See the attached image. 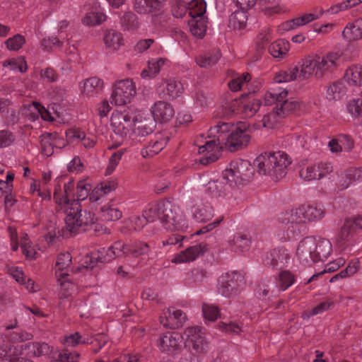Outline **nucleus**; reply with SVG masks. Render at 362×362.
Returning <instances> with one entry per match:
<instances>
[{"instance_id": "1", "label": "nucleus", "mask_w": 362, "mask_h": 362, "mask_svg": "<svg viewBox=\"0 0 362 362\" xmlns=\"http://www.w3.org/2000/svg\"><path fill=\"white\" fill-rule=\"evenodd\" d=\"M65 177H57L54 180V199L58 212L62 211L66 214L64 218L66 232L62 235L69 237L79 232H85L87 226L95 223V215L90 211L82 210L80 201L85 199L90 188L88 189L83 181L77 184V199H71L74 197V182H64Z\"/></svg>"}, {"instance_id": "2", "label": "nucleus", "mask_w": 362, "mask_h": 362, "mask_svg": "<svg viewBox=\"0 0 362 362\" xmlns=\"http://www.w3.org/2000/svg\"><path fill=\"white\" fill-rule=\"evenodd\" d=\"M209 132L211 135L218 134V140L230 152L246 148L251 139L249 127L244 122L235 124L232 122H218L210 128Z\"/></svg>"}, {"instance_id": "3", "label": "nucleus", "mask_w": 362, "mask_h": 362, "mask_svg": "<svg viewBox=\"0 0 362 362\" xmlns=\"http://www.w3.org/2000/svg\"><path fill=\"white\" fill-rule=\"evenodd\" d=\"M291 163L288 155L280 151L261 153L254 161L259 174L269 176L275 181L286 175L287 167Z\"/></svg>"}, {"instance_id": "4", "label": "nucleus", "mask_w": 362, "mask_h": 362, "mask_svg": "<svg viewBox=\"0 0 362 362\" xmlns=\"http://www.w3.org/2000/svg\"><path fill=\"white\" fill-rule=\"evenodd\" d=\"M221 105L225 110L224 115L240 114L244 117H251L259 110L261 101L251 92L234 97L230 92H224L221 96Z\"/></svg>"}, {"instance_id": "5", "label": "nucleus", "mask_w": 362, "mask_h": 362, "mask_svg": "<svg viewBox=\"0 0 362 362\" xmlns=\"http://www.w3.org/2000/svg\"><path fill=\"white\" fill-rule=\"evenodd\" d=\"M160 223L168 230H184L187 228L185 216L178 206L169 200L162 201Z\"/></svg>"}, {"instance_id": "6", "label": "nucleus", "mask_w": 362, "mask_h": 362, "mask_svg": "<svg viewBox=\"0 0 362 362\" xmlns=\"http://www.w3.org/2000/svg\"><path fill=\"white\" fill-rule=\"evenodd\" d=\"M223 176L228 180L230 188L245 184L252 175V168L249 161L239 160L232 161L230 168L223 171Z\"/></svg>"}, {"instance_id": "7", "label": "nucleus", "mask_w": 362, "mask_h": 362, "mask_svg": "<svg viewBox=\"0 0 362 362\" xmlns=\"http://www.w3.org/2000/svg\"><path fill=\"white\" fill-rule=\"evenodd\" d=\"M183 339L179 332L167 331L158 335L156 344L160 353L173 356L181 350Z\"/></svg>"}, {"instance_id": "8", "label": "nucleus", "mask_w": 362, "mask_h": 362, "mask_svg": "<svg viewBox=\"0 0 362 362\" xmlns=\"http://www.w3.org/2000/svg\"><path fill=\"white\" fill-rule=\"evenodd\" d=\"M349 86H362V65H353L349 67L344 78L331 83L327 90H342Z\"/></svg>"}, {"instance_id": "9", "label": "nucleus", "mask_w": 362, "mask_h": 362, "mask_svg": "<svg viewBox=\"0 0 362 362\" xmlns=\"http://www.w3.org/2000/svg\"><path fill=\"white\" fill-rule=\"evenodd\" d=\"M288 92H267L264 96L266 105H276L285 117L286 113L295 110L299 107L294 99H288Z\"/></svg>"}, {"instance_id": "10", "label": "nucleus", "mask_w": 362, "mask_h": 362, "mask_svg": "<svg viewBox=\"0 0 362 362\" xmlns=\"http://www.w3.org/2000/svg\"><path fill=\"white\" fill-rule=\"evenodd\" d=\"M244 284V276L237 272L226 273L219 279L218 291L222 296L230 297L237 294L240 287Z\"/></svg>"}, {"instance_id": "11", "label": "nucleus", "mask_w": 362, "mask_h": 362, "mask_svg": "<svg viewBox=\"0 0 362 362\" xmlns=\"http://www.w3.org/2000/svg\"><path fill=\"white\" fill-rule=\"evenodd\" d=\"M183 334L185 337L184 339L186 347L192 349L197 354L203 353L207 350L208 343L200 327H189L185 329Z\"/></svg>"}, {"instance_id": "12", "label": "nucleus", "mask_w": 362, "mask_h": 362, "mask_svg": "<svg viewBox=\"0 0 362 362\" xmlns=\"http://www.w3.org/2000/svg\"><path fill=\"white\" fill-rule=\"evenodd\" d=\"M325 13L322 9L315 10L313 13H306L291 20L285 21L278 26V32L282 35L284 33L294 30L300 26L305 25L315 20L319 19Z\"/></svg>"}, {"instance_id": "13", "label": "nucleus", "mask_w": 362, "mask_h": 362, "mask_svg": "<svg viewBox=\"0 0 362 362\" xmlns=\"http://www.w3.org/2000/svg\"><path fill=\"white\" fill-rule=\"evenodd\" d=\"M294 216L295 213L293 210L287 211L282 213L279 217V221L284 225V230L285 232L284 238L288 240H296L301 235V228L303 226V221H296L295 219H291V215ZM293 218H295L293 217Z\"/></svg>"}, {"instance_id": "14", "label": "nucleus", "mask_w": 362, "mask_h": 362, "mask_svg": "<svg viewBox=\"0 0 362 362\" xmlns=\"http://www.w3.org/2000/svg\"><path fill=\"white\" fill-rule=\"evenodd\" d=\"M187 319L186 314L181 310L169 308L160 317V322L165 327L175 329L182 327Z\"/></svg>"}, {"instance_id": "15", "label": "nucleus", "mask_w": 362, "mask_h": 362, "mask_svg": "<svg viewBox=\"0 0 362 362\" xmlns=\"http://www.w3.org/2000/svg\"><path fill=\"white\" fill-rule=\"evenodd\" d=\"M300 69V76L304 80L313 76L316 78H322L325 75L317 59V54L309 55L303 59Z\"/></svg>"}, {"instance_id": "16", "label": "nucleus", "mask_w": 362, "mask_h": 362, "mask_svg": "<svg viewBox=\"0 0 362 362\" xmlns=\"http://www.w3.org/2000/svg\"><path fill=\"white\" fill-rule=\"evenodd\" d=\"M154 122L160 124L168 122L175 115L173 107L165 101H157L151 107Z\"/></svg>"}, {"instance_id": "17", "label": "nucleus", "mask_w": 362, "mask_h": 362, "mask_svg": "<svg viewBox=\"0 0 362 362\" xmlns=\"http://www.w3.org/2000/svg\"><path fill=\"white\" fill-rule=\"evenodd\" d=\"M357 232L352 219H346L337 233L336 238L337 246L341 249H345L351 245Z\"/></svg>"}, {"instance_id": "18", "label": "nucleus", "mask_w": 362, "mask_h": 362, "mask_svg": "<svg viewBox=\"0 0 362 362\" xmlns=\"http://www.w3.org/2000/svg\"><path fill=\"white\" fill-rule=\"evenodd\" d=\"M315 238L306 237L300 241L296 250V256L301 263L310 265L314 262Z\"/></svg>"}, {"instance_id": "19", "label": "nucleus", "mask_w": 362, "mask_h": 362, "mask_svg": "<svg viewBox=\"0 0 362 362\" xmlns=\"http://www.w3.org/2000/svg\"><path fill=\"white\" fill-rule=\"evenodd\" d=\"M127 246L128 245H124L121 241H117L107 250L103 248L102 251H99L98 256L93 258L97 262H109L115 257L128 255Z\"/></svg>"}, {"instance_id": "20", "label": "nucleus", "mask_w": 362, "mask_h": 362, "mask_svg": "<svg viewBox=\"0 0 362 362\" xmlns=\"http://www.w3.org/2000/svg\"><path fill=\"white\" fill-rule=\"evenodd\" d=\"M127 246L128 245H124L121 241H117L107 250L103 248L102 251H99L98 256L93 258L97 262H109L115 257L128 255Z\"/></svg>"}, {"instance_id": "21", "label": "nucleus", "mask_w": 362, "mask_h": 362, "mask_svg": "<svg viewBox=\"0 0 362 362\" xmlns=\"http://www.w3.org/2000/svg\"><path fill=\"white\" fill-rule=\"evenodd\" d=\"M290 259L288 250L284 247L274 248L267 252L263 259L266 266L281 268L284 267Z\"/></svg>"}, {"instance_id": "22", "label": "nucleus", "mask_w": 362, "mask_h": 362, "mask_svg": "<svg viewBox=\"0 0 362 362\" xmlns=\"http://www.w3.org/2000/svg\"><path fill=\"white\" fill-rule=\"evenodd\" d=\"M295 215L294 219L297 222L312 221L321 218L324 215V210L320 206H301L293 210ZM291 216H293L292 214ZM293 220V216H290Z\"/></svg>"}, {"instance_id": "23", "label": "nucleus", "mask_w": 362, "mask_h": 362, "mask_svg": "<svg viewBox=\"0 0 362 362\" xmlns=\"http://www.w3.org/2000/svg\"><path fill=\"white\" fill-rule=\"evenodd\" d=\"M209 137H214L213 139L207 141L204 145L199 146V153H204V152L210 153L209 156H205L200 159V163L202 165H208L218 160V157L214 153H211L219 148H221L223 143L218 140V134L215 133L211 135L209 132Z\"/></svg>"}, {"instance_id": "24", "label": "nucleus", "mask_w": 362, "mask_h": 362, "mask_svg": "<svg viewBox=\"0 0 362 362\" xmlns=\"http://www.w3.org/2000/svg\"><path fill=\"white\" fill-rule=\"evenodd\" d=\"M247 21V12L243 9L236 10L229 16L226 27L223 28L225 25L223 24L220 28L226 33L240 31L245 28Z\"/></svg>"}, {"instance_id": "25", "label": "nucleus", "mask_w": 362, "mask_h": 362, "mask_svg": "<svg viewBox=\"0 0 362 362\" xmlns=\"http://www.w3.org/2000/svg\"><path fill=\"white\" fill-rule=\"evenodd\" d=\"M251 76L248 73H244L228 83L230 90H241L242 89L251 88L259 89L262 88V82L260 79L254 80L250 82Z\"/></svg>"}, {"instance_id": "26", "label": "nucleus", "mask_w": 362, "mask_h": 362, "mask_svg": "<svg viewBox=\"0 0 362 362\" xmlns=\"http://www.w3.org/2000/svg\"><path fill=\"white\" fill-rule=\"evenodd\" d=\"M207 250L206 244L201 243L193 246L188 247L186 250L180 252L173 259L175 263H184L192 262L196 259L199 255Z\"/></svg>"}, {"instance_id": "27", "label": "nucleus", "mask_w": 362, "mask_h": 362, "mask_svg": "<svg viewBox=\"0 0 362 362\" xmlns=\"http://www.w3.org/2000/svg\"><path fill=\"white\" fill-rule=\"evenodd\" d=\"M169 137L163 134H157L153 139H151L148 146L141 150V154L144 158L153 157L160 152L166 146Z\"/></svg>"}, {"instance_id": "28", "label": "nucleus", "mask_w": 362, "mask_h": 362, "mask_svg": "<svg viewBox=\"0 0 362 362\" xmlns=\"http://www.w3.org/2000/svg\"><path fill=\"white\" fill-rule=\"evenodd\" d=\"M107 16L103 12L98 2L93 4V6L86 13L81 19L83 25L86 26H97L104 23Z\"/></svg>"}, {"instance_id": "29", "label": "nucleus", "mask_w": 362, "mask_h": 362, "mask_svg": "<svg viewBox=\"0 0 362 362\" xmlns=\"http://www.w3.org/2000/svg\"><path fill=\"white\" fill-rule=\"evenodd\" d=\"M341 56L342 52L340 50L328 52L323 56L317 54V59L325 74L332 72L339 66Z\"/></svg>"}, {"instance_id": "30", "label": "nucleus", "mask_w": 362, "mask_h": 362, "mask_svg": "<svg viewBox=\"0 0 362 362\" xmlns=\"http://www.w3.org/2000/svg\"><path fill=\"white\" fill-rule=\"evenodd\" d=\"M103 42L105 49L110 52H116L124 45L122 34L112 29L104 33Z\"/></svg>"}, {"instance_id": "31", "label": "nucleus", "mask_w": 362, "mask_h": 362, "mask_svg": "<svg viewBox=\"0 0 362 362\" xmlns=\"http://www.w3.org/2000/svg\"><path fill=\"white\" fill-rule=\"evenodd\" d=\"M314 262L325 261L331 255L332 246L329 240L326 238H315L314 244Z\"/></svg>"}, {"instance_id": "32", "label": "nucleus", "mask_w": 362, "mask_h": 362, "mask_svg": "<svg viewBox=\"0 0 362 362\" xmlns=\"http://www.w3.org/2000/svg\"><path fill=\"white\" fill-rule=\"evenodd\" d=\"M229 188L228 180L223 175L219 180L209 181L205 187V192L212 197H219L226 195Z\"/></svg>"}, {"instance_id": "33", "label": "nucleus", "mask_w": 362, "mask_h": 362, "mask_svg": "<svg viewBox=\"0 0 362 362\" xmlns=\"http://www.w3.org/2000/svg\"><path fill=\"white\" fill-rule=\"evenodd\" d=\"M71 261L72 257L69 252L59 254L57 257L55 264L56 274L59 277V280L61 281V285L63 286L68 281L66 278L69 276L66 272H63V271L70 266Z\"/></svg>"}, {"instance_id": "34", "label": "nucleus", "mask_w": 362, "mask_h": 362, "mask_svg": "<svg viewBox=\"0 0 362 362\" xmlns=\"http://www.w3.org/2000/svg\"><path fill=\"white\" fill-rule=\"evenodd\" d=\"M342 37L347 41L362 39V18L349 23L342 31Z\"/></svg>"}, {"instance_id": "35", "label": "nucleus", "mask_w": 362, "mask_h": 362, "mask_svg": "<svg viewBox=\"0 0 362 362\" xmlns=\"http://www.w3.org/2000/svg\"><path fill=\"white\" fill-rule=\"evenodd\" d=\"M301 75V69L293 66L286 71H279L273 78L275 83H282L293 81L294 80L303 81Z\"/></svg>"}, {"instance_id": "36", "label": "nucleus", "mask_w": 362, "mask_h": 362, "mask_svg": "<svg viewBox=\"0 0 362 362\" xmlns=\"http://www.w3.org/2000/svg\"><path fill=\"white\" fill-rule=\"evenodd\" d=\"M44 109L45 107L39 103L32 102L30 103L23 105L21 110L22 115L25 117L28 118L30 121H35L38 119L40 115L43 120H45V115L42 112V110Z\"/></svg>"}, {"instance_id": "37", "label": "nucleus", "mask_w": 362, "mask_h": 362, "mask_svg": "<svg viewBox=\"0 0 362 362\" xmlns=\"http://www.w3.org/2000/svg\"><path fill=\"white\" fill-rule=\"evenodd\" d=\"M166 0H135L134 10L141 14H147L156 10Z\"/></svg>"}, {"instance_id": "38", "label": "nucleus", "mask_w": 362, "mask_h": 362, "mask_svg": "<svg viewBox=\"0 0 362 362\" xmlns=\"http://www.w3.org/2000/svg\"><path fill=\"white\" fill-rule=\"evenodd\" d=\"M289 49V42L280 39L269 45V52L274 58L281 59L287 54Z\"/></svg>"}, {"instance_id": "39", "label": "nucleus", "mask_w": 362, "mask_h": 362, "mask_svg": "<svg viewBox=\"0 0 362 362\" xmlns=\"http://www.w3.org/2000/svg\"><path fill=\"white\" fill-rule=\"evenodd\" d=\"M230 250L235 252H243L249 250L250 239L247 235L238 233L229 241Z\"/></svg>"}, {"instance_id": "40", "label": "nucleus", "mask_w": 362, "mask_h": 362, "mask_svg": "<svg viewBox=\"0 0 362 362\" xmlns=\"http://www.w3.org/2000/svg\"><path fill=\"white\" fill-rule=\"evenodd\" d=\"M191 33L199 38L203 37L206 32V18H191L188 21Z\"/></svg>"}, {"instance_id": "41", "label": "nucleus", "mask_w": 362, "mask_h": 362, "mask_svg": "<svg viewBox=\"0 0 362 362\" xmlns=\"http://www.w3.org/2000/svg\"><path fill=\"white\" fill-rule=\"evenodd\" d=\"M0 358L1 362H33L23 357H18L16 348L7 345L0 347Z\"/></svg>"}, {"instance_id": "42", "label": "nucleus", "mask_w": 362, "mask_h": 362, "mask_svg": "<svg viewBox=\"0 0 362 362\" xmlns=\"http://www.w3.org/2000/svg\"><path fill=\"white\" fill-rule=\"evenodd\" d=\"M284 117L283 113L280 112L279 107L276 105V107H273L272 112L264 115L262 119V126L266 128L272 129L279 123Z\"/></svg>"}, {"instance_id": "43", "label": "nucleus", "mask_w": 362, "mask_h": 362, "mask_svg": "<svg viewBox=\"0 0 362 362\" xmlns=\"http://www.w3.org/2000/svg\"><path fill=\"white\" fill-rule=\"evenodd\" d=\"M188 5V12L191 18H206V3L204 0H192Z\"/></svg>"}, {"instance_id": "44", "label": "nucleus", "mask_w": 362, "mask_h": 362, "mask_svg": "<svg viewBox=\"0 0 362 362\" xmlns=\"http://www.w3.org/2000/svg\"><path fill=\"white\" fill-rule=\"evenodd\" d=\"M127 249L128 255L138 257L148 255L151 251V246L148 243L136 241L128 245Z\"/></svg>"}, {"instance_id": "45", "label": "nucleus", "mask_w": 362, "mask_h": 362, "mask_svg": "<svg viewBox=\"0 0 362 362\" xmlns=\"http://www.w3.org/2000/svg\"><path fill=\"white\" fill-rule=\"evenodd\" d=\"M161 209L162 201L157 203L151 204L148 205V208L143 211L142 215L144 216V218L147 223L153 222L157 219L160 221Z\"/></svg>"}, {"instance_id": "46", "label": "nucleus", "mask_w": 362, "mask_h": 362, "mask_svg": "<svg viewBox=\"0 0 362 362\" xmlns=\"http://www.w3.org/2000/svg\"><path fill=\"white\" fill-rule=\"evenodd\" d=\"M193 216L197 222L209 221L213 216V209L210 205L197 206L193 211Z\"/></svg>"}, {"instance_id": "47", "label": "nucleus", "mask_w": 362, "mask_h": 362, "mask_svg": "<svg viewBox=\"0 0 362 362\" xmlns=\"http://www.w3.org/2000/svg\"><path fill=\"white\" fill-rule=\"evenodd\" d=\"M165 59L159 58L156 59H152L148 62V69H144L141 72V77L144 78L148 77H154L157 74L159 73L160 68L164 65Z\"/></svg>"}, {"instance_id": "48", "label": "nucleus", "mask_w": 362, "mask_h": 362, "mask_svg": "<svg viewBox=\"0 0 362 362\" xmlns=\"http://www.w3.org/2000/svg\"><path fill=\"white\" fill-rule=\"evenodd\" d=\"M83 90H100L105 88L104 81L97 76L90 77L80 83Z\"/></svg>"}, {"instance_id": "49", "label": "nucleus", "mask_w": 362, "mask_h": 362, "mask_svg": "<svg viewBox=\"0 0 362 362\" xmlns=\"http://www.w3.org/2000/svg\"><path fill=\"white\" fill-rule=\"evenodd\" d=\"M4 67H8L12 71L18 70L21 73L26 71L28 66L25 58L22 56L6 60L3 63Z\"/></svg>"}, {"instance_id": "50", "label": "nucleus", "mask_w": 362, "mask_h": 362, "mask_svg": "<svg viewBox=\"0 0 362 362\" xmlns=\"http://www.w3.org/2000/svg\"><path fill=\"white\" fill-rule=\"evenodd\" d=\"M69 23L66 21H62L59 23V37H49L47 40V47L48 45H52L53 46H60L62 44V40L67 37L66 30L68 28Z\"/></svg>"}, {"instance_id": "51", "label": "nucleus", "mask_w": 362, "mask_h": 362, "mask_svg": "<svg viewBox=\"0 0 362 362\" xmlns=\"http://www.w3.org/2000/svg\"><path fill=\"white\" fill-rule=\"evenodd\" d=\"M133 97L132 92H112L110 102L115 105H124L129 103Z\"/></svg>"}, {"instance_id": "52", "label": "nucleus", "mask_w": 362, "mask_h": 362, "mask_svg": "<svg viewBox=\"0 0 362 362\" xmlns=\"http://www.w3.org/2000/svg\"><path fill=\"white\" fill-rule=\"evenodd\" d=\"M361 3V0H346L343 2L331 6L325 12L328 14H337L341 11L355 7L359 5Z\"/></svg>"}, {"instance_id": "53", "label": "nucleus", "mask_w": 362, "mask_h": 362, "mask_svg": "<svg viewBox=\"0 0 362 362\" xmlns=\"http://www.w3.org/2000/svg\"><path fill=\"white\" fill-rule=\"evenodd\" d=\"M348 112L354 118L362 117V98H354L346 105Z\"/></svg>"}, {"instance_id": "54", "label": "nucleus", "mask_w": 362, "mask_h": 362, "mask_svg": "<svg viewBox=\"0 0 362 362\" xmlns=\"http://www.w3.org/2000/svg\"><path fill=\"white\" fill-rule=\"evenodd\" d=\"M295 282L294 275L289 271H282L279 274V286L281 291H285Z\"/></svg>"}, {"instance_id": "55", "label": "nucleus", "mask_w": 362, "mask_h": 362, "mask_svg": "<svg viewBox=\"0 0 362 362\" xmlns=\"http://www.w3.org/2000/svg\"><path fill=\"white\" fill-rule=\"evenodd\" d=\"M344 264V260L343 259H337L325 266V268L323 271L313 274L307 281V283H310L313 281H315L318 276L324 274L325 273H331L337 271L341 266Z\"/></svg>"}, {"instance_id": "56", "label": "nucleus", "mask_w": 362, "mask_h": 362, "mask_svg": "<svg viewBox=\"0 0 362 362\" xmlns=\"http://www.w3.org/2000/svg\"><path fill=\"white\" fill-rule=\"evenodd\" d=\"M57 216L52 214L51 219L49 220V225L47 224V240L49 239V243L54 244L57 243V240H59V236L57 235V229L58 227L57 226Z\"/></svg>"}, {"instance_id": "57", "label": "nucleus", "mask_w": 362, "mask_h": 362, "mask_svg": "<svg viewBox=\"0 0 362 362\" xmlns=\"http://www.w3.org/2000/svg\"><path fill=\"white\" fill-rule=\"evenodd\" d=\"M102 217L107 221H115L119 220L122 214V212L116 208L110 206H104L101 208Z\"/></svg>"}, {"instance_id": "58", "label": "nucleus", "mask_w": 362, "mask_h": 362, "mask_svg": "<svg viewBox=\"0 0 362 362\" xmlns=\"http://www.w3.org/2000/svg\"><path fill=\"white\" fill-rule=\"evenodd\" d=\"M188 11V5L183 0H175L172 5V13L174 17L181 18Z\"/></svg>"}, {"instance_id": "59", "label": "nucleus", "mask_w": 362, "mask_h": 362, "mask_svg": "<svg viewBox=\"0 0 362 362\" xmlns=\"http://www.w3.org/2000/svg\"><path fill=\"white\" fill-rule=\"evenodd\" d=\"M25 42V37L20 34H17L8 38L5 42V44L8 49L11 51H18L22 47Z\"/></svg>"}, {"instance_id": "60", "label": "nucleus", "mask_w": 362, "mask_h": 362, "mask_svg": "<svg viewBox=\"0 0 362 362\" xmlns=\"http://www.w3.org/2000/svg\"><path fill=\"white\" fill-rule=\"evenodd\" d=\"M60 108V105L57 103L48 105L47 108V122L52 123L53 122H57L61 123L62 122L63 119L60 117L59 112Z\"/></svg>"}, {"instance_id": "61", "label": "nucleus", "mask_w": 362, "mask_h": 362, "mask_svg": "<svg viewBox=\"0 0 362 362\" xmlns=\"http://www.w3.org/2000/svg\"><path fill=\"white\" fill-rule=\"evenodd\" d=\"M202 313L206 320L212 322L217 320L220 316V312L218 307L206 303H204L202 305Z\"/></svg>"}, {"instance_id": "62", "label": "nucleus", "mask_w": 362, "mask_h": 362, "mask_svg": "<svg viewBox=\"0 0 362 362\" xmlns=\"http://www.w3.org/2000/svg\"><path fill=\"white\" fill-rule=\"evenodd\" d=\"M147 223L144 216H134L125 222L126 226L129 230H140Z\"/></svg>"}, {"instance_id": "63", "label": "nucleus", "mask_w": 362, "mask_h": 362, "mask_svg": "<svg viewBox=\"0 0 362 362\" xmlns=\"http://www.w3.org/2000/svg\"><path fill=\"white\" fill-rule=\"evenodd\" d=\"M313 166L316 168V175L317 177V180L325 177L333 170V167L330 163L320 162L318 163H313Z\"/></svg>"}, {"instance_id": "64", "label": "nucleus", "mask_w": 362, "mask_h": 362, "mask_svg": "<svg viewBox=\"0 0 362 362\" xmlns=\"http://www.w3.org/2000/svg\"><path fill=\"white\" fill-rule=\"evenodd\" d=\"M272 39V30L270 28H264L257 37V45L260 49H263Z\"/></svg>"}]
</instances>
